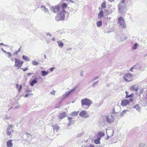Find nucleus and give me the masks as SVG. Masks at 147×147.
<instances>
[{"mask_svg":"<svg viewBox=\"0 0 147 147\" xmlns=\"http://www.w3.org/2000/svg\"><path fill=\"white\" fill-rule=\"evenodd\" d=\"M143 105L144 106H146L147 105V101H144L143 102Z\"/></svg>","mask_w":147,"mask_h":147,"instance_id":"nucleus-46","label":"nucleus"},{"mask_svg":"<svg viewBox=\"0 0 147 147\" xmlns=\"http://www.w3.org/2000/svg\"><path fill=\"white\" fill-rule=\"evenodd\" d=\"M125 2V0H122L121 2L120 3H119V4L121 3V5H124Z\"/></svg>","mask_w":147,"mask_h":147,"instance_id":"nucleus-48","label":"nucleus"},{"mask_svg":"<svg viewBox=\"0 0 147 147\" xmlns=\"http://www.w3.org/2000/svg\"><path fill=\"white\" fill-rule=\"evenodd\" d=\"M67 116V115L65 112L61 113H60L59 117L60 119H62Z\"/></svg>","mask_w":147,"mask_h":147,"instance_id":"nucleus-17","label":"nucleus"},{"mask_svg":"<svg viewBox=\"0 0 147 147\" xmlns=\"http://www.w3.org/2000/svg\"><path fill=\"white\" fill-rule=\"evenodd\" d=\"M79 115L80 117L84 118H87L89 117V115L87 114L86 111L84 110L81 111L79 113Z\"/></svg>","mask_w":147,"mask_h":147,"instance_id":"nucleus-11","label":"nucleus"},{"mask_svg":"<svg viewBox=\"0 0 147 147\" xmlns=\"http://www.w3.org/2000/svg\"><path fill=\"white\" fill-rule=\"evenodd\" d=\"M2 51L5 53H7V52L6 51L4 50L3 48L1 49Z\"/></svg>","mask_w":147,"mask_h":147,"instance_id":"nucleus-61","label":"nucleus"},{"mask_svg":"<svg viewBox=\"0 0 147 147\" xmlns=\"http://www.w3.org/2000/svg\"><path fill=\"white\" fill-rule=\"evenodd\" d=\"M63 9L64 8H63L62 10V11H61L60 12V14H63L64 15H65V13H66V12Z\"/></svg>","mask_w":147,"mask_h":147,"instance_id":"nucleus-42","label":"nucleus"},{"mask_svg":"<svg viewBox=\"0 0 147 147\" xmlns=\"http://www.w3.org/2000/svg\"><path fill=\"white\" fill-rule=\"evenodd\" d=\"M89 147H95L92 144H90V145Z\"/></svg>","mask_w":147,"mask_h":147,"instance_id":"nucleus-64","label":"nucleus"},{"mask_svg":"<svg viewBox=\"0 0 147 147\" xmlns=\"http://www.w3.org/2000/svg\"><path fill=\"white\" fill-rule=\"evenodd\" d=\"M57 43L59 46L61 48H62L63 46V43L62 41H57Z\"/></svg>","mask_w":147,"mask_h":147,"instance_id":"nucleus-29","label":"nucleus"},{"mask_svg":"<svg viewBox=\"0 0 147 147\" xmlns=\"http://www.w3.org/2000/svg\"><path fill=\"white\" fill-rule=\"evenodd\" d=\"M55 69L54 67H51L50 68L49 70L50 71L52 72L53 71L54 69Z\"/></svg>","mask_w":147,"mask_h":147,"instance_id":"nucleus-52","label":"nucleus"},{"mask_svg":"<svg viewBox=\"0 0 147 147\" xmlns=\"http://www.w3.org/2000/svg\"><path fill=\"white\" fill-rule=\"evenodd\" d=\"M79 112V111H78L77 112L75 111V112H73L71 113H70V115L71 116H76L78 115Z\"/></svg>","mask_w":147,"mask_h":147,"instance_id":"nucleus-27","label":"nucleus"},{"mask_svg":"<svg viewBox=\"0 0 147 147\" xmlns=\"http://www.w3.org/2000/svg\"><path fill=\"white\" fill-rule=\"evenodd\" d=\"M105 135V134L104 132L100 131L98 133L97 137H98L101 138V137L104 136Z\"/></svg>","mask_w":147,"mask_h":147,"instance_id":"nucleus-22","label":"nucleus"},{"mask_svg":"<svg viewBox=\"0 0 147 147\" xmlns=\"http://www.w3.org/2000/svg\"><path fill=\"white\" fill-rule=\"evenodd\" d=\"M85 133L84 132H82L80 133L77 136V137L78 138H79L80 137H81Z\"/></svg>","mask_w":147,"mask_h":147,"instance_id":"nucleus-38","label":"nucleus"},{"mask_svg":"<svg viewBox=\"0 0 147 147\" xmlns=\"http://www.w3.org/2000/svg\"><path fill=\"white\" fill-rule=\"evenodd\" d=\"M129 100L127 99L122 100L121 103V105L123 106H125L129 104Z\"/></svg>","mask_w":147,"mask_h":147,"instance_id":"nucleus-13","label":"nucleus"},{"mask_svg":"<svg viewBox=\"0 0 147 147\" xmlns=\"http://www.w3.org/2000/svg\"><path fill=\"white\" fill-rule=\"evenodd\" d=\"M112 113L114 115V114H118L119 113L117 112H115V108H113V111H112Z\"/></svg>","mask_w":147,"mask_h":147,"instance_id":"nucleus-41","label":"nucleus"},{"mask_svg":"<svg viewBox=\"0 0 147 147\" xmlns=\"http://www.w3.org/2000/svg\"><path fill=\"white\" fill-rule=\"evenodd\" d=\"M38 81L37 80V78H35L34 79L31 80L30 82V85L32 87L34 86V84L37 83Z\"/></svg>","mask_w":147,"mask_h":147,"instance_id":"nucleus-15","label":"nucleus"},{"mask_svg":"<svg viewBox=\"0 0 147 147\" xmlns=\"http://www.w3.org/2000/svg\"><path fill=\"white\" fill-rule=\"evenodd\" d=\"M12 140H8L7 143V147H11L13 146V144L12 143Z\"/></svg>","mask_w":147,"mask_h":147,"instance_id":"nucleus-19","label":"nucleus"},{"mask_svg":"<svg viewBox=\"0 0 147 147\" xmlns=\"http://www.w3.org/2000/svg\"><path fill=\"white\" fill-rule=\"evenodd\" d=\"M50 10L55 13H59L60 10L59 6L56 5L55 6H52L50 7Z\"/></svg>","mask_w":147,"mask_h":147,"instance_id":"nucleus-7","label":"nucleus"},{"mask_svg":"<svg viewBox=\"0 0 147 147\" xmlns=\"http://www.w3.org/2000/svg\"><path fill=\"white\" fill-rule=\"evenodd\" d=\"M21 69H22L24 71H25L28 70V68L27 67L24 68H22Z\"/></svg>","mask_w":147,"mask_h":147,"instance_id":"nucleus-49","label":"nucleus"},{"mask_svg":"<svg viewBox=\"0 0 147 147\" xmlns=\"http://www.w3.org/2000/svg\"><path fill=\"white\" fill-rule=\"evenodd\" d=\"M118 22L123 28H126L125 22L122 17L120 16L118 18Z\"/></svg>","mask_w":147,"mask_h":147,"instance_id":"nucleus-4","label":"nucleus"},{"mask_svg":"<svg viewBox=\"0 0 147 147\" xmlns=\"http://www.w3.org/2000/svg\"><path fill=\"white\" fill-rule=\"evenodd\" d=\"M41 75L42 76H47L49 73V71H46L45 70H42L41 71Z\"/></svg>","mask_w":147,"mask_h":147,"instance_id":"nucleus-24","label":"nucleus"},{"mask_svg":"<svg viewBox=\"0 0 147 147\" xmlns=\"http://www.w3.org/2000/svg\"><path fill=\"white\" fill-rule=\"evenodd\" d=\"M138 44L137 43H135L133 47H132V49L133 50H136V49L137 48L138 46Z\"/></svg>","mask_w":147,"mask_h":147,"instance_id":"nucleus-31","label":"nucleus"},{"mask_svg":"<svg viewBox=\"0 0 147 147\" xmlns=\"http://www.w3.org/2000/svg\"><path fill=\"white\" fill-rule=\"evenodd\" d=\"M46 34L47 36H49L50 37H51V34L49 32L47 33Z\"/></svg>","mask_w":147,"mask_h":147,"instance_id":"nucleus-56","label":"nucleus"},{"mask_svg":"<svg viewBox=\"0 0 147 147\" xmlns=\"http://www.w3.org/2000/svg\"><path fill=\"white\" fill-rule=\"evenodd\" d=\"M5 117H6V119H9V117H8L7 116V114H6V115H5Z\"/></svg>","mask_w":147,"mask_h":147,"instance_id":"nucleus-57","label":"nucleus"},{"mask_svg":"<svg viewBox=\"0 0 147 147\" xmlns=\"http://www.w3.org/2000/svg\"><path fill=\"white\" fill-rule=\"evenodd\" d=\"M145 146V144L144 143H141L139 144V147H144Z\"/></svg>","mask_w":147,"mask_h":147,"instance_id":"nucleus-43","label":"nucleus"},{"mask_svg":"<svg viewBox=\"0 0 147 147\" xmlns=\"http://www.w3.org/2000/svg\"><path fill=\"white\" fill-rule=\"evenodd\" d=\"M118 11L119 13H125V5H121L120 4H119L118 5Z\"/></svg>","mask_w":147,"mask_h":147,"instance_id":"nucleus-6","label":"nucleus"},{"mask_svg":"<svg viewBox=\"0 0 147 147\" xmlns=\"http://www.w3.org/2000/svg\"><path fill=\"white\" fill-rule=\"evenodd\" d=\"M33 74V73H28V74H27V75L28 76H30L31 75H32Z\"/></svg>","mask_w":147,"mask_h":147,"instance_id":"nucleus-62","label":"nucleus"},{"mask_svg":"<svg viewBox=\"0 0 147 147\" xmlns=\"http://www.w3.org/2000/svg\"><path fill=\"white\" fill-rule=\"evenodd\" d=\"M98 76H96L95 78H93L92 79V80L91 82H93L96 80L98 79Z\"/></svg>","mask_w":147,"mask_h":147,"instance_id":"nucleus-45","label":"nucleus"},{"mask_svg":"<svg viewBox=\"0 0 147 147\" xmlns=\"http://www.w3.org/2000/svg\"><path fill=\"white\" fill-rule=\"evenodd\" d=\"M140 67V65L138 64L137 63L135 65L132 67L130 69V71L133 72L132 70L133 69H138Z\"/></svg>","mask_w":147,"mask_h":147,"instance_id":"nucleus-18","label":"nucleus"},{"mask_svg":"<svg viewBox=\"0 0 147 147\" xmlns=\"http://www.w3.org/2000/svg\"><path fill=\"white\" fill-rule=\"evenodd\" d=\"M84 72L82 70H81L80 71V75L81 76H83V73Z\"/></svg>","mask_w":147,"mask_h":147,"instance_id":"nucleus-51","label":"nucleus"},{"mask_svg":"<svg viewBox=\"0 0 147 147\" xmlns=\"http://www.w3.org/2000/svg\"><path fill=\"white\" fill-rule=\"evenodd\" d=\"M21 50V47H20V48H19V49L16 51L18 53L19 52H20Z\"/></svg>","mask_w":147,"mask_h":147,"instance_id":"nucleus-58","label":"nucleus"},{"mask_svg":"<svg viewBox=\"0 0 147 147\" xmlns=\"http://www.w3.org/2000/svg\"><path fill=\"white\" fill-rule=\"evenodd\" d=\"M52 126L53 127V130H55L57 131L59 130V128L57 124H56L54 125H52Z\"/></svg>","mask_w":147,"mask_h":147,"instance_id":"nucleus-23","label":"nucleus"},{"mask_svg":"<svg viewBox=\"0 0 147 147\" xmlns=\"http://www.w3.org/2000/svg\"><path fill=\"white\" fill-rule=\"evenodd\" d=\"M102 24V22L101 21H98L96 22L97 26L98 27L101 26Z\"/></svg>","mask_w":147,"mask_h":147,"instance_id":"nucleus-30","label":"nucleus"},{"mask_svg":"<svg viewBox=\"0 0 147 147\" xmlns=\"http://www.w3.org/2000/svg\"><path fill=\"white\" fill-rule=\"evenodd\" d=\"M103 12V11L102 10L100 11L99 13L98 14V17L101 18L102 17L104 16Z\"/></svg>","mask_w":147,"mask_h":147,"instance_id":"nucleus-28","label":"nucleus"},{"mask_svg":"<svg viewBox=\"0 0 147 147\" xmlns=\"http://www.w3.org/2000/svg\"><path fill=\"white\" fill-rule=\"evenodd\" d=\"M133 108L136 109L137 111H139L140 107L139 106V105L136 104L133 107Z\"/></svg>","mask_w":147,"mask_h":147,"instance_id":"nucleus-32","label":"nucleus"},{"mask_svg":"<svg viewBox=\"0 0 147 147\" xmlns=\"http://www.w3.org/2000/svg\"><path fill=\"white\" fill-rule=\"evenodd\" d=\"M76 11V9L74 10V9L73 8H71L69 10V12L71 13H75V12Z\"/></svg>","mask_w":147,"mask_h":147,"instance_id":"nucleus-36","label":"nucleus"},{"mask_svg":"<svg viewBox=\"0 0 147 147\" xmlns=\"http://www.w3.org/2000/svg\"><path fill=\"white\" fill-rule=\"evenodd\" d=\"M6 53L7 55L8 58H10L12 56L11 53L9 52H7Z\"/></svg>","mask_w":147,"mask_h":147,"instance_id":"nucleus-40","label":"nucleus"},{"mask_svg":"<svg viewBox=\"0 0 147 147\" xmlns=\"http://www.w3.org/2000/svg\"><path fill=\"white\" fill-rule=\"evenodd\" d=\"M101 138L97 137L94 140V142L96 144H100V140Z\"/></svg>","mask_w":147,"mask_h":147,"instance_id":"nucleus-20","label":"nucleus"},{"mask_svg":"<svg viewBox=\"0 0 147 147\" xmlns=\"http://www.w3.org/2000/svg\"><path fill=\"white\" fill-rule=\"evenodd\" d=\"M104 11L106 15H108L109 14V12L107 11V10L105 9L104 10Z\"/></svg>","mask_w":147,"mask_h":147,"instance_id":"nucleus-50","label":"nucleus"},{"mask_svg":"<svg viewBox=\"0 0 147 147\" xmlns=\"http://www.w3.org/2000/svg\"><path fill=\"white\" fill-rule=\"evenodd\" d=\"M109 132L110 133H111V135L109 136L108 135H107V137L106 138V140H107L108 139V138L110 137H111V136H112L114 134V131L113 130H110L109 131Z\"/></svg>","mask_w":147,"mask_h":147,"instance_id":"nucleus-26","label":"nucleus"},{"mask_svg":"<svg viewBox=\"0 0 147 147\" xmlns=\"http://www.w3.org/2000/svg\"><path fill=\"white\" fill-rule=\"evenodd\" d=\"M65 18V15L63 14H60L59 13L56 16L55 19L56 21L58 22L59 21H63L64 20Z\"/></svg>","mask_w":147,"mask_h":147,"instance_id":"nucleus-5","label":"nucleus"},{"mask_svg":"<svg viewBox=\"0 0 147 147\" xmlns=\"http://www.w3.org/2000/svg\"><path fill=\"white\" fill-rule=\"evenodd\" d=\"M31 92V91L30 90H27L26 91V93H29L30 92Z\"/></svg>","mask_w":147,"mask_h":147,"instance_id":"nucleus-59","label":"nucleus"},{"mask_svg":"<svg viewBox=\"0 0 147 147\" xmlns=\"http://www.w3.org/2000/svg\"><path fill=\"white\" fill-rule=\"evenodd\" d=\"M22 59L26 61H30V59L28 57L26 56L25 55H23L22 56Z\"/></svg>","mask_w":147,"mask_h":147,"instance_id":"nucleus-25","label":"nucleus"},{"mask_svg":"<svg viewBox=\"0 0 147 147\" xmlns=\"http://www.w3.org/2000/svg\"><path fill=\"white\" fill-rule=\"evenodd\" d=\"M128 111V110H123L121 113L120 114V116L121 117H122L124 116V115H125L126 114V111Z\"/></svg>","mask_w":147,"mask_h":147,"instance_id":"nucleus-33","label":"nucleus"},{"mask_svg":"<svg viewBox=\"0 0 147 147\" xmlns=\"http://www.w3.org/2000/svg\"><path fill=\"white\" fill-rule=\"evenodd\" d=\"M22 137L25 141H27L28 142L29 139H31L32 138V136L30 134L26 133L23 134Z\"/></svg>","mask_w":147,"mask_h":147,"instance_id":"nucleus-10","label":"nucleus"},{"mask_svg":"<svg viewBox=\"0 0 147 147\" xmlns=\"http://www.w3.org/2000/svg\"><path fill=\"white\" fill-rule=\"evenodd\" d=\"M125 93H126V95L125 96V98H133L134 96V94L133 93H131L129 95H128V92H127V91H126L125 92Z\"/></svg>","mask_w":147,"mask_h":147,"instance_id":"nucleus-21","label":"nucleus"},{"mask_svg":"<svg viewBox=\"0 0 147 147\" xmlns=\"http://www.w3.org/2000/svg\"><path fill=\"white\" fill-rule=\"evenodd\" d=\"M28 96H32V95H33V94L31 93V92L30 93H28Z\"/></svg>","mask_w":147,"mask_h":147,"instance_id":"nucleus-60","label":"nucleus"},{"mask_svg":"<svg viewBox=\"0 0 147 147\" xmlns=\"http://www.w3.org/2000/svg\"><path fill=\"white\" fill-rule=\"evenodd\" d=\"M44 11L45 13H49V11L48 9L46 7L44 9Z\"/></svg>","mask_w":147,"mask_h":147,"instance_id":"nucleus-47","label":"nucleus"},{"mask_svg":"<svg viewBox=\"0 0 147 147\" xmlns=\"http://www.w3.org/2000/svg\"><path fill=\"white\" fill-rule=\"evenodd\" d=\"M78 86H76L75 87L73 88L71 90H69L65 94H64L63 96V97L62 98V99L63 100H64L65 98H66L67 97L69 96V95L71 94L72 92L74 91L78 87Z\"/></svg>","mask_w":147,"mask_h":147,"instance_id":"nucleus-2","label":"nucleus"},{"mask_svg":"<svg viewBox=\"0 0 147 147\" xmlns=\"http://www.w3.org/2000/svg\"><path fill=\"white\" fill-rule=\"evenodd\" d=\"M55 92L54 91H53L51 92V94L52 95H55Z\"/></svg>","mask_w":147,"mask_h":147,"instance_id":"nucleus-55","label":"nucleus"},{"mask_svg":"<svg viewBox=\"0 0 147 147\" xmlns=\"http://www.w3.org/2000/svg\"><path fill=\"white\" fill-rule=\"evenodd\" d=\"M67 5L65 3H64L62 4V7L63 8H66L67 7Z\"/></svg>","mask_w":147,"mask_h":147,"instance_id":"nucleus-37","label":"nucleus"},{"mask_svg":"<svg viewBox=\"0 0 147 147\" xmlns=\"http://www.w3.org/2000/svg\"><path fill=\"white\" fill-rule=\"evenodd\" d=\"M132 77V75L130 73H126L123 76V78L126 82H128L130 81L129 79H131Z\"/></svg>","mask_w":147,"mask_h":147,"instance_id":"nucleus-8","label":"nucleus"},{"mask_svg":"<svg viewBox=\"0 0 147 147\" xmlns=\"http://www.w3.org/2000/svg\"><path fill=\"white\" fill-rule=\"evenodd\" d=\"M143 91H144L143 89H141V90L140 91V94H143Z\"/></svg>","mask_w":147,"mask_h":147,"instance_id":"nucleus-53","label":"nucleus"},{"mask_svg":"<svg viewBox=\"0 0 147 147\" xmlns=\"http://www.w3.org/2000/svg\"><path fill=\"white\" fill-rule=\"evenodd\" d=\"M18 53V52H17V51H16V52H14L13 53V54H14L15 55H17Z\"/></svg>","mask_w":147,"mask_h":147,"instance_id":"nucleus-63","label":"nucleus"},{"mask_svg":"<svg viewBox=\"0 0 147 147\" xmlns=\"http://www.w3.org/2000/svg\"><path fill=\"white\" fill-rule=\"evenodd\" d=\"M14 59L15 60V64L14 65L16 67H18V69L22 66V65L23 64L24 62L22 61H20L18 60L16 58Z\"/></svg>","mask_w":147,"mask_h":147,"instance_id":"nucleus-3","label":"nucleus"},{"mask_svg":"<svg viewBox=\"0 0 147 147\" xmlns=\"http://www.w3.org/2000/svg\"><path fill=\"white\" fill-rule=\"evenodd\" d=\"M12 127L11 125H10L8 126L6 131V134L7 135H10L11 132L13 131V130L12 129Z\"/></svg>","mask_w":147,"mask_h":147,"instance_id":"nucleus-12","label":"nucleus"},{"mask_svg":"<svg viewBox=\"0 0 147 147\" xmlns=\"http://www.w3.org/2000/svg\"><path fill=\"white\" fill-rule=\"evenodd\" d=\"M101 7L103 8H105L106 7V3L105 2H103L101 5Z\"/></svg>","mask_w":147,"mask_h":147,"instance_id":"nucleus-35","label":"nucleus"},{"mask_svg":"<svg viewBox=\"0 0 147 147\" xmlns=\"http://www.w3.org/2000/svg\"><path fill=\"white\" fill-rule=\"evenodd\" d=\"M73 119V117H68V120L69 121L68 123V126L74 124V123H75V120H72V119Z\"/></svg>","mask_w":147,"mask_h":147,"instance_id":"nucleus-14","label":"nucleus"},{"mask_svg":"<svg viewBox=\"0 0 147 147\" xmlns=\"http://www.w3.org/2000/svg\"><path fill=\"white\" fill-rule=\"evenodd\" d=\"M98 80L94 82L92 85V86L93 87H94L95 86L98 84Z\"/></svg>","mask_w":147,"mask_h":147,"instance_id":"nucleus-39","label":"nucleus"},{"mask_svg":"<svg viewBox=\"0 0 147 147\" xmlns=\"http://www.w3.org/2000/svg\"><path fill=\"white\" fill-rule=\"evenodd\" d=\"M114 117L112 115H107L106 117V120L109 123H112L114 121Z\"/></svg>","mask_w":147,"mask_h":147,"instance_id":"nucleus-9","label":"nucleus"},{"mask_svg":"<svg viewBox=\"0 0 147 147\" xmlns=\"http://www.w3.org/2000/svg\"><path fill=\"white\" fill-rule=\"evenodd\" d=\"M32 64L34 65H38L39 63L35 61V60H34L32 61Z\"/></svg>","mask_w":147,"mask_h":147,"instance_id":"nucleus-34","label":"nucleus"},{"mask_svg":"<svg viewBox=\"0 0 147 147\" xmlns=\"http://www.w3.org/2000/svg\"><path fill=\"white\" fill-rule=\"evenodd\" d=\"M130 89L131 90L137 91L138 90V86L136 85H133L130 87Z\"/></svg>","mask_w":147,"mask_h":147,"instance_id":"nucleus-16","label":"nucleus"},{"mask_svg":"<svg viewBox=\"0 0 147 147\" xmlns=\"http://www.w3.org/2000/svg\"><path fill=\"white\" fill-rule=\"evenodd\" d=\"M92 103V101L87 98H85L81 100V104L82 106L85 105L89 107Z\"/></svg>","mask_w":147,"mask_h":147,"instance_id":"nucleus-1","label":"nucleus"},{"mask_svg":"<svg viewBox=\"0 0 147 147\" xmlns=\"http://www.w3.org/2000/svg\"><path fill=\"white\" fill-rule=\"evenodd\" d=\"M22 88V85L21 84L20 85L18 88V90L19 92H20L21 91V90Z\"/></svg>","mask_w":147,"mask_h":147,"instance_id":"nucleus-44","label":"nucleus"},{"mask_svg":"<svg viewBox=\"0 0 147 147\" xmlns=\"http://www.w3.org/2000/svg\"><path fill=\"white\" fill-rule=\"evenodd\" d=\"M72 50V48L71 47L70 48H68L67 49V51H71Z\"/></svg>","mask_w":147,"mask_h":147,"instance_id":"nucleus-54","label":"nucleus"}]
</instances>
